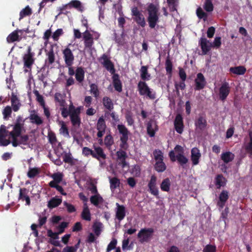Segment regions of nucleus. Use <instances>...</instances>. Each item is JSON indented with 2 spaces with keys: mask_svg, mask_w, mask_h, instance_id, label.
Segmentation results:
<instances>
[{
  "mask_svg": "<svg viewBox=\"0 0 252 252\" xmlns=\"http://www.w3.org/2000/svg\"><path fill=\"white\" fill-rule=\"evenodd\" d=\"M90 201L94 205L98 207L99 204L103 203V199L99 194H97L92 196L90 198Z\"/></svg>",
  "mask_w": 252,
  "mask_h": 252,
  "instance_id": "e433bc0d",
  "label": "nucleus"
},
{
  "mask_svg": "<svg viewBox=\"0 0 252 252\" xmlns=\"http://www.w3.org/2000/svg\"><path fill=\"white\" fill-rule=\"evenodd\" d=\"M93 148L94 150H92L87 147H83L82 149V155L87 157L91 156L93 158L99 161L102 159L105 160L106 158V155L101 147L94 145Z\"/></svg>",
  "mask_w": 252,
  "mask_h": 252,
  "instance_id": "7ed1b4c3",
  "label": "nucleus"
},
{
  "mask_svg": "<svg viewBox=\"0 0 252 252\" xmlns=\"http://www.w3.org/2000/svg\"><path fill=\"white\" fill-rule=\"evenodd\" d=\"M102 226V223L101 222L95 223L93 225V230L95 234L98 236L101 233V228Z\"/></svg>",
  "mask_w": 252,
  "mask_h": 252,
  "instance_id": "680f3d73",
  "label": "nucleus"
},
{
  "mask_svg": "<svg viewBox=\"0 0 252 252\" xmlns=\"http://www.w3.org/2000/svg\"><path fill=\"white\" fill-rule=\"evenodd\" d=\"M199 44L201 48L203 55L207 54L212 47V43H210L209 41L205 37H201L200 39Z\"/></svg>",
  "mask_w": 252,
  "mask_h": 252,
  "instance_id": "2eb2a0df",
  "label": "nucleus"
},
{
  "mask_svg": "<svg viewBox=\"0 0 252 252\" xmlns=\"http://www.w3.org/2000/svg\"><path fill=\"white\" fill-rule=\"evenodd\" d=\"M63 205L67 209V211L69 213L75 212L76 211L75 207L72 204L67 203L66 201L63 202Z\"/></svg>",
  "mask_w": 252,
  "mask_h": 252,
  "instance_id": "338daca9",
  "label": "nucleus"
},
{
  "mask_svg": "<svg viewBox=\"0 0 252 252\" xmlns=\"http://www.w3.org/2000/svg\"><path fill=\"white\" fill-rule=\"evenodd\" d=\"M34 53L32 51V48L29 46L27 50V53L23 56V61L24 63V72H27L32 69V66L34 63Z\"/></svg>",
  "mask_w": 252,
  "mask_h": 252,
  "instance_id": "0eeeda50",
  "label": "nucleus"
},
{
  "mask_svg": "<svg viewBox=\"0 0 252 252\" xmlns=\"http://www.w3.org/2000/svg\"><path fill=\"white\" fill-rule=\"evenodd\" d=\"M90 92L94 97H98L99 96V90L96 84L92 83L90 85Z\"/></svg>",
  "mask_w": 252,
  "mask_h": 252,
  "instance_id": "3c124183",
  "label": "nucleus"
},
{
  "mask_svg": "<svg viewBox=\"0 0 252 252\" xmlns=\"http://www.w3.org/2000/svg\"><path fill=\"white\" fill-rule=\"evenodd\" d=\"M21 32L22 30H17L12 32L7 37V41L8 43L13 42L19 40L18 32Z\"/></svg>",
  "mask_w": 252,
  "mask_h": 252,
  "instance_id": "f704fd0d",
  "label": "nucleus"
},
{
  "mask_svg": "<svg viewBox=\"0 0 252 252\" xmlns=\"http://www.w3.org/2000/svg\"><path fill=\"white\" fill-rule=\"evenodd\" d=\"M104 145L106 147L110 149L114 144V139L111 134L107 135L104 138Z\"/></svg>",
  "mask_w": 252,
  "mask_h": 252,
  "instance_id": "de8ad7c7",
  "label": "nucleus"
},
{
  "mask_svg": "<svg viewBox=\"0 0 252 252\" xmlns=\"http://www.w3.org/2000/svg\"><path fill=\"white\" fill-rule=\"evenodd\" d=\"M224 179H225L223 177V175L222 174H219L217 175L215 178V184L217 186L218 189H220L221 186H224L223 180H224Z\"/></svg>",
  "mask_w": 252,
  "mask_h": 252,
  "instance_id": "6e6d98bb",
  "label": "nucleus"
},
{
  "mask_svg": "<svg viewBox=\"0 0 252 252\" xmlns=\"http://www.w3.org/2000/svg\"><path fill=\"white\" fill-rule=\"evenodd\" d=\"M61 127L60 129V133L62 134L65 137H68L69 136L68 129L65 124L63 121L60 122Z\"/></svg>",
  "mask_w": 252,
  "mask_h": 252,
  "instance_id": "8fccbe9b",
  "label": "nucleus"
},
{
  "mask_svg": "<svg viewBox=\"0 0 252 252\" xmlns=\"http://www.w3.org/2000/svg\"><path fill=\"white\" fill-rule=\"evenodd\" d=\"M19 139H18V137H15L16 143L17 144V146L23 144L24 145H27L28 144V142L29 139V137L28 135H20L19 136Z\"/></svg>",
  "mask_w": 252,
  "mask_h": 252,
  "instance_id": "a19ab883",
  "label": "nucleus"
},
{
  "mask_svg": "<svg viewBox=\"0 0 252 252\" xmlns=\"http://www.w3.org/2000/svg\"><path fill=\"white\" fill-rule=\"evenodd\" d=\"M147 11L148 14L147 22L149 26L151 29H154L159 22V8L156 4L151 3L148 5Z\"/></svg>",
  "mask_w": 252,
  "mask_h": 252,
  "instance_id": "f03ea898",
  "label": "nucleus"
},
{
  "mask_svg": "<svg viewBox=\"0 0 252 252\" xmlns=\"http://www.w3.org/2000/svg\"><path fill=\"white\" fill-rule=\"evenodd\" d=\"M174 126L176 131L179 134L182 133L184 128L183 118L181 115L177 114L174 121Z\"/></svg>",
  "mask_w": 252,
  "mask_h": 252,
  "instance_id": "4be33fe9",
  "label": "nucleus"
},
{
  "mask_svg": "<svg viewBox=\"0 0 252 252\" xmlns=\"http://www.w3.org/2000/svg\"><path fill=\"white\" fill-rule=\"evenodd\" d=\"M158 129L156 121L151 119L147 124V131L148 134L151 137H154L155 133Z\"/></svg>",
  "mask_w": 252,
  "mask_h": 252,
  "instance_id": "f3484780",
  "label": "nucleus"
},
{
  "mask_svg": "<svg viewBox=\"0 0 252 252\" xmlns=\"http://www.w3.org/2000/svg\"><path fill=\"white\" fill-rule=\"evenodd\" d=\"M169 157L172 162L177 160L183 168H185V165L189 161V159L184 155L183 147L179 145H177L174 151H171L169 153Z\"/></svg>",
  "mask_w": 252,
  "mask_h": 252,
  "instance_id": "f257e3e1",
  "label": "nucleus"
},
{
  "mask_svg": "<svg viewBox=\"0 0 252 252\" xmlns=\"http://www.w3.org/2000/svg\"><path fill=\"white\" fill-rule=\"evenodd\" d=\"M8 131L5 128V126L1 125L0 127V146H6L10 143V141L5 139Z\"/></svg>",
  "mask_w": 252,
  "mask_h": 252,
  "instance_id": "6ab92c4d",
  "label": "nucleus"
},
{
  "mask_svg": "<svg viewBox=\"0 0 252 252\" xmlns=\"http://www.w3.org/2000/svg\"><path fill=\"white\" fill-rule=\"evenodd\" d=\"M190 159L192 165H196L199 164L201 154L200 150L196 147H194L191 150Z\"/></svg>",
  "mask_w": 252,
  "mask_h": 252,
  "instance_id": "a211bd4d",
  "label": "nucleus"
},
{
  "mask_svg": "<svg viewBox=\"0 0 252 252\" xmlns=\"http://www.w3.org/2000/svg\"><path fill=\"white\" fill-rule=\"evenodd\" d=\"M204 9L208 12H210L214 10V5L212 0H205L204 4Z\"/></svg>",
  "mask_w": 252,
  "mask_h": 252,
  "instance_id": "603ef678",
  "label": "nucleus"
},
{
  "mask_svg": "<svg viewBox=\"0 0 252 252\" xmlns=\"http://www.w3.org/2000/svg\"><path fill=\"white\" fill-rule=\"evenodd\" d=\"M154 232V230L152 228H142L138 232L137 237L141 243L148 242L152 238Z\"/></svg>",
  "mask_w": 252,
  "mask_h": 252,
  "instance_id": "1a4fd4ad",
  "label": "nucleus"
},
{
  "mask_svg": "<svg viewBox=\"0 0 252 252\" xmlns=\"http://www.w3.org/2000/svg\"><path fill=\"white\" fill-rule=\"evenodd\" d=\"M39 170L37 168H30L27 173V176L30 178H33L39 173Z\"/></svg>",
  "mask_w": 252,
  "mask_h": 252,
  "instance_id": "5fc2aeb1",
  "label": "nucleus"
},
{
  "mask_svg": "<svg viewBox=\"0 0 252 252\" xmlns=\"http://www.w3.org/2000/svg\"><path fill=\"white\" fill-rule=\"evenodd\" d=\"M195 125L197 128L200 130H203L207 126L206 120L203 117L199 116L195 121Z\"/></svg>",
  "mask_w": 252,
  "mask_h": 252,
  "instance_id": "cd10ccee",
  "label": "nucleus"
},
{
  "mask_svg": "<svg viewBox=\"0 0 252 252\" xmlns=\"http://www.w3.org/2000/svg\"><path fill=\"white\" fill-rule=\"evenodd\" d=\"M68 5L69 8H74L80 12H82L84 10L82 3L78 0H72L68 3Z\"/></svg>",
  "mask_w": 252,
  "mask_h": 252,
  "instance_id": "473e14b6",
  "label": "nucleus"
},
{
  "mask_svg": "<svg viewBox=\"0 0 252 252\" xmlns=\"http://www.w3.org/2000/svg\"><path fill=\"white\" fill-rule=\"evenodd\" d=\"M102 104L105 109L111 111L114 109V104L112 99L108 96H104L102 98Z\"/></svg>",
  "mask_w": 252,
  "mask_h": 252,
  "instance_id": "72a5a7b5",
  "label": "nucleus"
},
{
  "mask_svg": "<svg viewBox=\"0 0 252 252\" xmlns=\"http://www.w3.org/2000/svg\"><path fill=\"white\" fill-rule=\"evenodd\" d=\"M137 90L141 96L154 100L156 98V93L151 89L145 81H140L137 84Z\"/></svg>",
  "mask_w": 252,
  "mask_h": 252,
  "instance_id": "39448f33",
  "label": "nucleus"
},
{
  "mask_svg": "<svg viewBox=\"0 0 252 252\" xmlns=\"http://www.w3.org/2000/svg\"><path fill=\"white\" fill-rule=\"evenodd\" d=\"M171 182L168 178L164 179L160 184V189L163 191L168 192L170 190Z\"/></svg>",
  "mask_w": 252,
  "mask_h": 252,
  "instance_id": "58836bf2",
  "label": "nucleus"
},
{
  "mask_svg": "<svg viewBox=\"0 0 252 252\" xmlns=\"http://www.w3.org/2000/svg\"><path fill=\"white\" fill-rule=\"evenodd\" d=\"M48 139L49 142L52 144H56L57 142V139L55 133L53 131H49L48 133Z\"/></svg>",
  "mask_w": 252,
  "mask_h": 252,
  "instance_id": "13d9d810",
  "label": "nucleus"
},
{
  "mask_svg": "<svg viewBox=\"0 0 252 252\" xmlns=\"http://www.w3.org/2000/svg\"><path fill=\"white\" fill-rule=\"evenodd\" d=\"M54 45L52 44L50 46V49L48 51L45 50L46 55L47 58L45 60V64L48 66L52 64L55 61V56L54 52Z\"/></svg>",
  "mask_w": 252,
  "mask_h": 252,
  "instance_id": "5701e85b",
  "label": "nucleus"
},
{
  "mask_svg": "<svg viewBox=\"0 0 252 252\" xmlns=\"http://www.w3.org/2000/svg\"><path fill=\"white\" fill-rule=\"evenodd\" d=\"M196 14L198 18L203 19L204 21L207 20L208 14L205 13L201 7H198L197 9Z\"/></svg>",
  "mask_w": 252,
  "mask_h": 252,
  "instance_id": "4d7b16f0",
  "label": "nucleus"
},
{
  "mask_svg": "<svg viewBox=\"0 0 252 252\" xmlns=\"http://www.w3.org/2000/svg\"><path fill=\"white\" fill-rule=\"evenodd\" d=\"M167 2L171 12L177 11L178 0H167Z\"/></svg>",
  "mask_w": 252,
  "mask_h": 252,
  "instance_id": "09e8293b",
  "label": "nucleus"
},
{
  "mask_svg": "<svg viewBox=\"0 0 252 252\" xmlns=\"http://www.w3.org/2000/svg\"><path fill=\"white\" fill-rule=\"evenodd\" d=\"M81 218L83 220L87 221H90L91 220V213L86 203L84 205Z\"/></svg>",
  "mask_w": 252,
  "mask_h": 252,
  "instance_id": "c9c22d12",
  "label": "nucleus"
},
{
  "mask_svg": "<svg viewBox=\"0 0 252 252\" xmlns=\"http://www.w3.org/2000/svg\"><path fill=\"white\" fill-rule=\"evenodd\" d=\"M230 92V87L228 82L223 83L219 89V98L221 101H224Z\"/></svg>",
  "mask_w": 252,
  "mask_h": 252,
  "instance_id": "ddd939ff",
  "label": "nucleus"
},
{
  "mask_svg": "<svg viewBox=\"0 0 252 252\" xmlns=\"http://www.w3.org/2000/svg\"><path fill=\"white\" fill-rule=\"evenodd\" d=\"M165 69L167 74L171 75L173 69V64L169 56L165 61Z\"/></svg>",
  "mask_w": 252,
  "mask_h": 252,
  "instance_id": "a18cd8bd",
  "label": "nucleus"
},
{
  "mask_svg": "<svg viewBox=\"0 0 252 252\" xmlns=\"http://www.w3.org/2000/svg\"><path fill=\"white\" fill-rule=\"evenodd\" d=\"M63 54L66 66H72L74 61V56L70 49L65 48L63 51Z\"/></svg>",
  "mask_w": 252,
  "mask_h": 252,
  "instance_id": "f8f14e48",
  "label": "nucleus"
},
{
  "mask_svg": "<svg viewBox=\"0 0 252 252\" xmlns=\"http://www.w3.org/2000/svg\"><path fill=\"white\" fill-rule=\"evenodd\" d=\"M203 252H217V248L215 245L208 244L203 249Z\"/></svg>",
  "mask_w": 252,
  "mask_h": 252,
  "instance_id": "0e129e2a",
  "label": "nucleus"
},
{
  "mask_svg": "<svg viewBox=\"0 0 252 252\" xmlns=\"http://www.w3.org/2000/svg\"><path fill=\"white\" fill-rule=\"evenodd\" d=\"M106 128V125L103 117H100L97 120L96 129L98 130L97 136L101 138L104 135Z\"/></svg>",
  "mask_w": 252,
  "mask_h": 252,
  "instance_id": "dca6fc26",
  "label": "nucleus"
},
{
  "mask_svg": "<svg viewBox=\"0 0 252 252\" xmlns=\"http://www.w3.org/2000/svg\"><path fill=\"white\" fill-rule=\"evenodd\" d=\"M32 14V9L29 5L23 9L20 12L19 20L26 16H30Z\"/></svg>",
  "mask_w": 252,
  "mask_h": 252,
  "instance_id": "37998d69",
  "label": "nucleus"
},
{
  "mask_svg": "<svg viewBox=\"0 0 252 252\" xmlns=\"http://www.w3.org/2000/svg\"><path fill=\"white\" fill-rule=\"evenodd\" d=\"M12 113V108L9 106H6L3 110L2 114L4 119L10 116Z\"/></svg>",
  "mask_w": 252,
  "mask_h": 252,
  "instance_id": "774afa93",
  "label": "nucleus"
},
{
  "mask_svg": "<svg viewBox=\"0 0 252 252\" xmlns=\"http://www.w3.org/2000/svg\"><path fill=\"white\" fill-rule=\"evenodd\" d=\"M55 100L56 101L59 102L61 106H64L65 101L63 99L62 94L59 93H57L55 94Z\"/></svg>",
  "mask_w": 252,
  "mask_h": 252,
  "instance_id": "864d4df0",
  "label": "nucleus"
},
{
  "mask_svg": "<svg viewBox=\"0 0 252 252\" xmlns=\"http://www.w3.org/2000/svg\"><path fill=\"white\" fill-rule=\"evenodd\" d=\"M229 72L236 75H242L246 73V68L245 66L241 65L231 67L229 68Z\"/></svg>",
  "mask_w": 252,
  "mask_h": 252,
  "instance_id": "c756f323",
  "label": "nucleus"
},
{
  "mask_svg": "<svg viewBox=\"0 0 252 252\" xmlns=\"http://www.w3.org/2000/svg\"><path fill=\"white\" fill-rule=\"evenodd\" d=\"M11 103L12 110L14 112H17L21 106V103L18 97L13 94L11 97Z\"/></svg>",
  "mask_w": 252,
  "mask_h": 252,
  "instance_id": "bb28decb",
  "label": "nucleus"
},
{
  "mask_svg": "<svg viewBox=\"0 0 252 252\" xmlns=\"http://www.w3.org/2000/svg\"><path fill=\"white\" fill-rule=\"evenodd\" d=\"M120 17L118 19V26L120 28L124 29V25L126 24V20L123 12L121 10L119 11Z\"/></svg>",
  "mask_w": 252,
  "mask_h": 252,
  "instance_id": "bf43d9fd",
  "label": "nucleus"
},
{
  "mask_svg": "<svg viewBox=\"0 0 252 252\" xmlns=\"http://www.w3.org/2000/svg\"><path fill=\"white\" fill-rule=\"evenodd\" d=\"M148 66L147 65H143L140 69L141 81H146L151 79V74L148 72Z\"/></svg>",
  "mask_w": 252,
  "mask_h": 252,
  "instance_id": "393cba45",
  "label": "nucleus"
},
{
  "mask_svg": "<svg viewBox=\"0 0 252 252\" xmlns=\"http://www.w3.org/2000/svg\"><path fill=\"white\" fill-rule=\"evenodd\" d=\"M157 178L155 175H152L148 184V190L153 195L158 197L159 191L157 186Z\"/></svg>",
  "mask_w": 252,
  "mask_h": 252,
  "instance_id": "9b49d317",
  "label": "nucleus"
},
{
  "mask_svg": "<svg viewBox=\"0 0 252 252\" xmlns=\"http://www.w3.org/2000/svg\"><path fill=\"white\" fill-rule=\"evenodd\" d=\"M62 202L61 198L55 196L52 198L48 202L47 206L49 209H53L59 206Z\"/></svg>",
  "mask_w": 252,
  "mask_h": 252,
  "instance_id": "c85d7f7f",
  "label": "nucleus"
},
{
  "mask_svg": "<svg viewBox=\"0 0 252 252\" xmlns=\"http://www.w3.org/2000/svg\"><path fill=\"white\" fill-rule=\"evenodd\" d=\"M110 188L111 190H114L120 187V181L117 177H113L109 179Z\"/></svg>",
  "mask_w": 252,
  "mask_h": 252,
  "instance_id": "ea45409f",
  "label": "nucleus"
},
{
  "mask_svg": "<svg viewBox=\"0 0 252 252\" xmlns=\"http://www.w3.org/2000/svg\"><path fill=\"white\" fill-rule=\"evenodd\" d=\"M250 141L244 145L245 151L248 154L252 155V131L249 133Z\"/></svg>",
  "mask_w": 252,
  "mask_h": 252,
  "instance_id": "c03bdc74",
  "label": "nucleus"
},
{
  "mask_svg": "<svg viewBox=\"0 0 252 252\" xmlns=\"http://www.w3.org/2000/svg\"><path fill=\"white\" fill-rule=\"evenodd\" d=\"M153 155L156 162L163 160V154L160 150H155L153 152Z\"/></svg>",
  "mask_w": 252,
  "mask_h": 252,
  "instance_id": "49530a36",
  "label": "nucleus"
},
{
  "mask_svg": "<svg viewBox=\"0 0 252 252\" xmlns=\"http://www.w3.org/2000/svg\"><path fill=\"white\" fill-rule=\"evenodd\" d=\"M103 65L108 71H109L112 73L115 72L114 65L111 60L103 63Z\"/></svg>",
  "mask_w": 252,
  "mask_h": 252,
  "instance_id": "052dcab7",
  "label": "nucleus"
},
{
  "mask_svg": "<svg viewBox=\"0 0 252 252\" xmlns=\"http://www.w3.org/2000/svg\"><path fill=\"white\" fill-rule=\"evenodd\" d=\"M194 82V90L196 91H199L203 89L206 84L205 78L203 74L201 73H198L197 74V76L195 79Z\"/></svg>",
  "mask_w": 252,
  "mask_h": 252,
  "instance_id": "4468645a",
  "label": "nucleus"
},
{
  "mask_svg": "<svg viewBox=\"0 0 252 252\" xmlns=\"http://www.w3.org/2000/svg\"><path fill=\"white\" fill-rule=\"evenodd\" d=\"M70 111H71L70 118L72 125L73 126H80L81 124L80 108L79 107L76 108L72 103H71L70 104Z\"/></svg>",
  "mask_w": 252,
  "mask_h": 252,
  "instance_id": "6e6552de",
  "label": "nucleus"
},
{
  "mask_svg": "<svg viewBox=\"0 0 252 252\" xmlns=\"http://www.w3.org/2000/svg\"><path fill=\"white\" fill-rule=\"evenodd\" d=\"M75 79L79 83H82L84 80L85 71L82 67H78L75 70Z\"/></svg>",
  "mask_w": 252,
  "mask_h": 252,
  "instance_id": "2f4dec72",
  "label": "nucleus"
},
{
  "mask_svg": "<svg viewBox=\"0 0 252 252\" xmlns=\"http://www.w3.org/2000/svg\"><path fill=\"white\" fill-rule=\"evenodd\" d=\"M131 14L133 20L137 24L143 28L146 25L145 18L141 12L138 10L137 7L134 6L131 9Z\"/></svg>",
  "mask_w": 252,
  "mask_h": 252,
  "instance_id": "9d476101",
  "label": "nucleus"
},
{
  "mask_svg": "<svg viewBox=\"0 0 252 252\" xmlns=\"http://www.w3.org/2000/svg\"><path fill=\"white\" fill-rule=\"evenodd\" d=\"M113 84L115 90L120 93L122 91V84L119 79V76L117 74H115L112 76Z\"/></svg>",
  "mask_w": 252,
  "mask_h": 252,
  "instance_id": "a878e982",
  "label": "nucleus"
},
{
  "mask_svg": "<svg viewBox=\"0 0 252 252\" xmlns=\"http://www.w3.org/2000/svg\"><path fill=\"white\" fill-rule=\"evenodd\" d=\"M62 107L60 108L61 110V114L63 118H67L68 116H70L71 115V111H70V105L69 106L68 109L64 106H62Z\"/></svg>",
  "mask_w": 252,
  "mask_h": 252,
  "instance_id": "69168bd1",
  "label": "nucleus"
},
{
  "mask_svg": "<svg viewBox=\"0 0 252 252\" xmlns=\"http://www.w3.org/2000/svg\"><path fill=\"white\" fill-rule=\"evenodd\" d=\"M25 122V120L23 119L21 116H18L13 126V130L8 132L12 138V144L13 147H17V144L16 143L15 137H18L21 134L22 131L24 128Z\"/></svg>",
  "mask_w": 252,
  "mask_h": 252,
  "instance_id": "20e7f679",
  "label": "nucleus"
},
{
  "mask_svg": "<svg viewBox=\"0 0 252 252\" xmlns=\"http://www.w3.org/2000/svg\"><path fill=\"white\" fill-rule=\"evenodd\" d=\"M116 218L120 222L126 217V207L123 205H120L118 203H116Z\"/></svg>",
  "mask_w": 252,
  "mask_h": 252,
  "instance_id": "aec40b11",
  "label": "nucleus"
},
{
  "mask_svg": "<svg viewBox=\"0 0 252 252\" xmlns=\"http://www.w3.org/2000/svg\"><path fill=\"white\" fill-rule=\"evenodd\" d=\"M229 198L228 192L226 190H223L219 195V200L217 205L220 208H223L225 203Z\"/></svg>",
  "mask_w": 252,
  "mask_h": 252,
  "instance_id": "b1692460",
  "label": "nucleus"
},
{
  "mask_svg": "<svg viewBox=\"0 0 252 252\" xmlns=\"http://www.w3.org/2000/svg\"><path fill=\"white\" fill-rule=\"evenodd\" d=\"M29 119L32 124H35L39 126L43 123V120L41 118L36 114H31L29 116Z\"/></svg>",
  "mask_w": 252,
  "mask_h": 252,
  "instance_id": "4c0bfd02",
  "label": "nucleus"
},
{
  "mask_svg": "<svg viewBox=\"0 0 252 252\" xmlns=\"http://www.w3.org/2000/svg\"><path fill=\"white\" fill-rule=\"evenodd\" d=\"M29 190L25 188H20L19 189V193L18 200L22 201H25L26 205H30L31 204V200L29 196Z\"/></svg>",
  "mask_w": 252,
  "mask_h": 252,
  "instance_id": "412c9836",
  "label": "nucleus"
},
{
  "mask_svg": "<svg viewBox=\"0 0 252 252\" xmlns=\"http://www.w3.org/2000/svg\"><path fill=\"white\" fill-rule=\"evenodd\" d=\"M117 244V240L115 238H113L107 246L106 252H110L111 250L116 249Z\"/></svg>",
  "mask_w": 252,
  "mask_h": 252,
  "instance_id": "e2e57ef3",
  "label": "nucleus"
},
{
  "mask_svg": "<svg viewBox=\"0 0 252 252\" xmlns=\"http://www.w3.org/2000/svg\"><path fill=\"white\" fill-rule=\"evenodd\" d=\"M220 158L225 163H228L234 159L235 155L230 152H226L221 154Z\"/></svg>",
  "mask_w": 252,
  "mask_h": 252,
  "instance_id": "7c9ffc66",
  "label": "nucleus"
},
{
  "mask_svg": "<svg viewBox=\"0 0 252 252\" xmlns=\"http://www.w3.org/2000/svg\"><path fill=\"white\" fill-rule=\"evenodd\" d=\"M155 169L158 172H162L166 169V166L163 160L156 162L154 165Z\"/></svg>",
  "mask_w": 252,
  "mask_h": 252,
  "instance_id": "79ce46f5",
  "label": "nucleus"
},
{
  "mask_svg": "<svg viewBox=\"0 0 252 252\" xmlns=\"http://www.w3.org/2000/svg\"><path fill=\"white\" fill-rule=\"evenodd\" d=\"M117 128L119 133L121 135L120 137V147L121 149L126 150L128 148L127 141L128 139L129 131L128 129L124 125H118Z\"/></svg>",
  "mask_w": 252,
  "mask_h": 252,
  "instance_id": "423d86ee",
  "label": "nucleus"
}]
</instances>
